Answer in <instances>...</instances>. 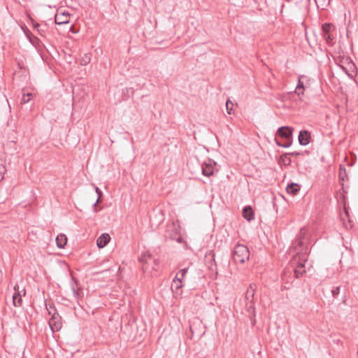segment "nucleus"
Returning <instances> with one entry per match:
<instances>
[{"label": "nucleus", "instance_id": "nucleus-1", "mask_svg": "<svg viewBox=\"0 0 358 358\" xmlns=\"http://www.w3.org/2000/svg\"><path fill=\"white\" fill-rule=\"evenodd\" d=\"M293 131L294 129L288 126H282L278 129L276 136L282 138L283 142L278 140L275 136L274 138L275 143L279 147L289 148L292 145L293 141Z\"/></svg>", "mask_w": 358, "mask_h": 358}, {"label": "nucleus", "instance_id": "nucleus-2", "mask_svg": "<svg viewBox=\"0 0 358 358\" xmlns=\"http://www.w3.org/2000/svg\"><path fill=\"white\" fill-rule=\"evenodd\" d=\"M306 257H301V259L298 257V259H296V257L294 258L292 266V268H287L282 275V280H285V277L287 274H291L292 272L294 273V276L296 278H298L303 275V274L306 272L304 267H305V262H306Z\"/></svg>", "mask_w": 358, "mask_h": 358}, {"label": "nucleus", "instance_id": "nucleus-3", "mask_svg": "<svg viewBox=\"0 0 358 358\" xmlns=\"http://www.w3.org/2000/svg\"><path fill=\"white\" fill-rule=\"evenodd\" d=\"M306 230L302 228L300 230V234L296 240L293 242L291 250L296 252L297 257L301 259V257H305L307 250V247L304 245L303 238L306 236Z\"/></svg>", "mask_w": 358, "mask_h": 358}, {"label": "nucleus", "instance_id": "nucleus-4", "mask_svg": "<svg viewBox=\"0 0 358 358\" xmlns=\"http://www.w3.org/2000/svg\"><path fill=\"white\" fill-rule=\"evenodd\" d=\"M250 257V251L248 247L242 244H237L232 253V259L236 264H243Z\"/></svg>", "mask_w": 358, "mask_h": 358}, {"label": "nucleus", "instance_id": "nucleus-5", "mask_svg": "<svg viewBox=\"0 0 358 358\" xmlns=\"http://www.w3.org/2000/svg\"><path fill=\"white\" fill-rule=\"evenodd\" d=\"M339 62L342 69L350 78L353 77L352 73L357 74V67L350 57H339Z\"/></svg>", "mask_w": 358, "mask_h": 358}, {"label": "nucleus", "instance_id": "nucleus-6", "mask_svg": "<svg viewBox=\"0 0 358 358\" xmlns=\"http://www.w3.org/2000/svg\"><path fill=\"white\" fill-rule=\"evenodd\" d=\"M165 237L171 240H174L179 243L184 241L180 235V226L174 222L166 230Z\"/></svg>", "mask_w": 358, "mask_h": 358}, {"label": "nucleus", "instance_id": "nucleus-7", "mask_svg": "<svg viewBox=\"0 0 358 358\" xmlns=\"http://www.w3.org/2000/svg\"><path fill=\"white\" fill-rule=\"evenodd\" d=\"M48 323L53 332L59 331L62 327V317L57 313L52 314Z\"/></svg>", "mask_w": 358, "mask_h": 358}, {"label": "nucleus", "instance_id": "nucleus-8", "mask_svg": "<svg viewBox=\"0 0 358 358\" xmlns=\"http://www.w3.org/2000/svg\"><path fill=\"white\" fill-rule=\"evenodd\" d=\"M216 164V163L210 159H208V162H205L201 165V170L203 176L210 177L214 174L215 167L214 166Z\"/></svg>", "mask_w": 358, "mask_h": 358}, {"label": "nucleus", "instance_id": "nucleus-9", "mask_svg": "<svg viewBox=\"0 0 358 358\" xmlns=\"http://www.w3.org/2000/svg\"><path fill=\"white\" fill-rule=\"evenodd\" d=\"M14 289H15V292L14 293V294L13 296V305L16 307H20L22 304L21 292H23V295H25L26 290H25V289H23L22 291H20L18 285H15Z\"/></svg>", "mask_w": 358, "mask_h": 358}, {"label": "nucleus", "instance_id": "nucleus-10", "mask_svg": "<svg viewBox=\"0 0 358 358\" xmlns=\"http://www.w3.org/2000/svg\"><path fill=\"white\" fill-rule=\"evenodd\" d=\"M298 139L301 145H307L310 141L311 134L308 130H301L299 131Z\"/></svg>", "mask_w": 358, "mask_h": 358}, {"label": "nucleus", "instance_id": "nucleus-11", "mask_svg": "<svg viewBox=\"0 0 358 358\" xmlns=\"http://www.w3.org/2000/svg\"><path fill=\"white\" fill-rule=\"evenodd\" d=\"M257 286L255 283H252L249 285L245 292V301H254L255 294L257 291Z\"/></svg>", "mask_w": 358, "mask_h": 358}, {"label": "nucleus", "instance_id": "nucleus-12", "mask_svg": "<svg viewBox=\"0 0 358 358\" xmlns=\"http://www.w3.org/2000/svg\"><path fill=\"white\" fill-rule=\"evenodd\" d=\"M110 236L108 234H101L96 240V245L99 248H104L110 241Z\"/></svg>", "mask_w": 358, "mask_h": 358}, {"label": "nucleus", "instance_id": "nucleus-13", "mask_svg": "<svg viewBox=\"0 0 358 358\" xmlns=\"http://www.w3.org/2000/svg\"><path fill=\"white\" fill-rule=\"evenodd\" d=\"M70 16L65 13H57L55 17V22L57 24H67L69 22Z\"/></svg>", "mask_w": 358, "mask_h": 358}, {"label": "nucleus", "instance_id": "nucleus-14", "mask_svg": "<svg viewBox=\"0 0 358 358\" xmlns=\"http://www.w3.org/2000/svg\"><path fill=\"white\" fill-rule=\"evenodd\" d=\"M243 217L248 222L254 219V211L251 206H246L242 210Z\"/></svg>", "mask_w": 358, "mask_h": 358}, {"label": "nucleus", "instance_id": "nucleus-15", "mask_svg": "<svg viewBox=\"0 0 358 358\" xmlns=\"http://www.w3.org/2000/svg\"><path fill=\"white\" fill-rule=\"evenodd\" d=\"M300 185L294 182L288 184L286 187L287 193L293 196L297 195L300 191Z\"/></svg>", "mask_w": 358, "mask_h": 358}, {"label": "nucleus", "instance_id": "nucleus-16", "mask_svg": "<svg viewBox=\"0 0 358 358\" xmlns=\"http://www.w3.org/2000/svg\"><path fill=\"white\" fill-rule=\"evenodd\" d=\"M27 37L28 38L30 43L36 47H39L41 45L40 39L34 36L29 30L25 32Z\"/></svg>", "mask_w": 358, "mask_h": 358}, {"label": "nucleus", "instance_id": "nucleus-17", "mask_svg": "<svg viewBox=\"0 0 358 358\" xmlns=\"http://www.w3.org/2000/svg\"><path fill=\"white\" fill-rule=\"evenodd\" d=\"M67 243V237L63 234H59L56 238V243L58 248H64Z\"/></svg>", "mask_w": 358, "mask_h": 358}, {"label": "nucleus", "instance_id": "nucleus-18", "mask_svg": "<svg viewBox=\"0 0 358 358\" xmlns=\"http://www.w3.org/2000/svg\"><path fill=\"white\" fill-rule=\"evenodd\" d=\"M152 259V255L150 254H143L141 255L138 258L139 262L142 264V270L143 272L148 269L146 264H148V260Z\"/></svg>", "mask_w": 358, "mask_h": 358}, {"label": "nucleus", "instance_id": "nucleus-19", "mask_svg": "<svg viewBox=\"0 0 358 358\" xmlns=\"http://www.w3.org/2000/svg\"><path fill=\"white\" fill-rule=\"evenodd\" d=\"M333 30H334V26L331 23L325 22L322 25V36L331 34Z\"/></svg>", "mask_w": 358, "mask_h": 358}, {"label": "nucleus", "instance_id": "nucleus-20", "mask_svg": "<svg viewBox=\"0 0 358 358\" xmlns=\"http://www.w3.org/2000/svg\"><path fill=\"white\" fill-rule=\"evenodd\" d=\"M183 287L182 281H178L176 280V278H174L173 283L171 285V289L172 291L179 294V290Z\"/></svg>", "mask_w": 358, "mask_h": 358}, {"label": "nucleus", "instance_id": "nucleus-21", "mask_svg": "<svg viewBox=\"0 0 358 358\" xmlns=\"http://www.w3.org/2000/svg\"><path fill=\"white\" fill-rule=\"evenodd\" d=\"M187 271H188V268H184L180 269L175 277V278H176V280L182 281Z\"/></svg>", "mask_w": 358, "mask_h": 358}, {"label": "nucleus", "instance_id": "nucleus-22", "mask_svg": "<svg viewBox=\"0 0 358 358\" xmlns=\"http://www.w3.org/2000/svg\"><path fill=\"white\" fill-rule=\"evenodd\" d=\"M91 61V55L90 54L85 53L83 57L80 59V64L83 66H85L89 64Z\"/></svg>", "mask_w": 358, "mask_h": 358}, {"label": "nucleus", "instance_id": "nucleus-23", "mask_svg": "<svg viewBox=\"0 0 358 358\" xmlns=\"http://www.w3.org/2000/svg\"><path fill=\"white\" fill-rule=\"evenodd\" d=\"M32 94L31 93L27 94H23L22 99H21V103H27L31 100V96Z\"/></svg>", "mask_w": 358, "mask_h": 358}, {"label": "nucleus", "instance_id": "nucleus-24", "mask_svg": "<svg viewBox=\"0 0 358 358\" xmlns=\"http://www.w3.org/2000/svg\"><path fill=\"white\" fill-rule=\"evenodd\" d=\"M347 177V174H346V171H345V168H343L341 166H340V169H339V179L341 180H343L344 181L345 180V178Z\"/></svg>", "mask_w": 358, "mask_h": 358}, {"label": "nucleus", "instance_id": "nucleus-25", "mask_svg": "<svg viewBox=\"0 0 358 358\" xmlns=\"http://www.w3.org/2000/svg\"><path fill=\"white\" fill-rule=\"evenodd\" d=\"M6 172V167L2 164V160L0 159V181L3 178V176Z\"/></svg>", "mask_w": 358, "mask_h": 358}, {"label": "nucleus", "instance_id": "nucleus-26", "mask_svg": "<svg viewBox=\"0 0 358 358\" xmlns=\"http://www.w3.org/2000/svg\"><path fill=\"white\" fill-rule=\"evenodd\" d=\"M246 307L248 309V311L249 313H254L255 312V304L254 301H247L246 303Z\"/></svg>", "mask_w": 358, "mask_h": 358}, {"label": "nucleus", "instance_id": "nucleus-27", "mask_svg": "<svg viewBox=\"0 0 358 358\" xmlns=\"http://www.w3.org/2000/svg\"><path fill=\"white\" fill-rule=\"evenodd\" d=\"M233 103L230 100H227L226 102V107L228 114H231L233 110Z\"/></svg>", "mask_w": 358, "mask_h": 358}, {"label": "nucleus", "instance_id": "nucleus-28", "mask_svg": "<svg viewBox=\"0 0 358 358\" xmlns=\"http://www.w3.org/2000/svg\"><path fill=\"white\" fill-rule=\"evenodd\" d=\"M34 28L36 29L40 36H45L43 34L44 30L41 28V25L38 23H35L34 24Z\"/></svg>", "mask_w": 358, "mask_h": 358}, {"label": "nucleus", "instance_id": "nucleus-29", "mask_svg": "<svg viewBox=\"0 0 358 358\" xmlns=\"http://www.w3.org/2000/svg\"><path fill=\"white\" fill-rule=\"evenodd\" d=\"M95 192L97 194L98 198H97V202H101V198L103 196V192L102 191L96 186L94 187Z\"/></svg>", "mask_w": 358, "mask_h": 358}, {"label": "nucleus", "instance_id": "nucleus-30", "mask_svg": "<svg viewBox=\"0 0 358 358\" xmlns=\"http://www.w3.org/2000/svg\"><path fill=\"white\" fill-rule=\"evenodd\" d=\"M322 36L324 37L327 43H331L334 39V37L332 36L331 34H325Z\"/></svg>", "mask_w": 358, "mask_h": 358}, {"label": "nucleus", "instance_id": "nucleus-31", "mask_svg": "<svg viewBox=\"0 0 358 358\" xmlns=\"http://www.w3.org/2000/svg\"><path fill=\"white\" fill-rule=\"evenodd\" d=\"M331 293L334 297H337L340 293V287L337 286L332 289Z\"/></svg>", "mask_w": 358, "mask_h": 358}, {"label": "nucleus", "instance_id": "nucleus-32", "mask_svg": "<svg viewBox=\"0 0 358 358\" xmlns=\"http://www.w3.org/2000/svg\"><path fill=\"white\" fill-rule=\"evenodd\" d=\"M301 153L298 152H287L285 153L281 157H287V156H299Z\"/></svg>", "mask_w": 358, "mask_h": 358}, {"label": "nucleus", "instance_id": "nucleus-33", "mask_svg": "<svg viewBox=\"0 0 358 358\" xmlns=\"http://www.w3.org/2000/svg\"><path fill=\"white\" fill-rule=\"evenodd\" d=\"M296 87L298 88V90H305L303 83L302 81H301L300 78H299V81H298V83H297V85Z\"/></svg>", "mask_w": 358, "mask_h": 358}, {"label": "nucleus", "instance_id": "nucleus-34", "mask_svg": "<svg viewBox=\"0 0 358 358\" xmlns=\"http://www.w3.org/2000/svg\"><path fill=\"white\" fill-rule=\"evenodd\" d=\"M303 92H304V90H298V88H297V87H296L295 91H294V92H295V93H296L299 96H300L301 95H303Z\"/></svg>", "mask_w": 358, "mask_h": 358}, {"label": "nucleus", "instance_id": "nucleus-35", "mask_svg": "<svg viewBox=\"0 0 358 358\" xmlns=\"http://www.w3.org/2000/svg\"><path fill=\"white\" fill-rule=\"evenodd\" d=\"M209 255H210L212 257V261L216 265L215 259V253L213 251H211V252H210Z\"/></svg>", "mask_w": 358, "mask_h": 358}, {"label": "nucleus", "instance_id": "nucleus-36", "mask_svg": "<svg viewBox=\"0 0 358 358\" xmlns=\"http://www.w3.org/2000/svg\"><path fill=\"white\" fill-rule=\"evenodd\" d=\"M285 158V159H284V162L287 164H289L291 163V159L288 157V156Z\"/></svg>", "mask_w": 358, "mask_h": 358}, {"label": "nucleus", "instance_id": "nucleus-37", "mask_svg": "<svg viewBox=\"0 0 358 358\" xmlns=\"http://www.w3.org/2000/svg\"><path fill=\"white\" fill-rule=\"evenodd\" d=\"M99 202H97V200L96 201V202L93 204V206L94 208H96V205L99 203Z\"/></svg>", "mask_w": 358, "mask_h": 358}, {"label": "nucleus", "instance_id": "nucleus-38", "mask_svg": "<svg viewBox=\"0 0 358 358\" xmlns=\"http://www.w3.org/2000/svg\"><path fill=\"white\" fill-rule=\"evenodd\" d=\"M72 289H73V292L76 293V289H75L74 287H72Z\"/></svg>", "mask_w": 358, "mask_h": 358}]
</instances>
